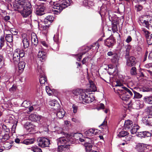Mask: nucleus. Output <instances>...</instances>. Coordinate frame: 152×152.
I'll list each match as a JSON object with an SVG mask.
<instances>
[{
    "mask_svg": "<svg viewBox=\"0 0 152 152\" xmlns=\"http://www.w3.org/2000/svg\"><path fill=\"white\" fill-rule=\"evenodd\" d=\"M50 5L53 6L52 11L55 14H59L65 8L72 4V0H50Z\"/></svg>",
    "mask_w": 152,
    "mask_h": 152,
    "instance_id": "1",
    "label": "nucleus"
},
{
    "mask_svg": "<svg viewBox=\"0 0 152 152\" xmlns=\"http://www.w3.org/2000/svg\"><path fill=\"white\" fill-rule=\"evenodd\" d=\"M60 133L65 137H61L56 140L58 145V150L59 152H67L66 151L69 148L70 145L68 143L69 140L68 138L70 136L68 134L61 132Z\"/></svg>",
    "mask_w": 152,
    "mask_h": 152,
    "instance_id": "2",
    "label": "nucleus"
},
{
    "mask_svg": "<svg viewBox=\"0 0 152 152\" xmlns=\"http://www.w3.org/2000/svg\"><path fill=\"white\" fill-rule=\"evenodd\" d=\"M73 94L79 97L80 102L83 103H89L94 100V97L93 95L86 94L82 89L77 88L73 91Z\"/></svg>",
    "mask_w": 152,
    "mask_h": 152,
    "instance_id": "3",
    "label": "nucleus"
},
{
    "mask_svg": "<svg viewBox=\"0 0 152 152\" xmlns=\"http://www.w3.org/2000/svg\"><path fill=\"white\" fill-rule=\"evenodd\" d=\"M138 22L140 25L147 28H152V16H151L145 15L142 18H140Z\"/></svg>",
    "mask_w": 152,
    "mask_h": 152,
    "instance_id": "4",
    "label": "nucleus"
},
{
    "mask_svg": "<svg viewBox=\"0 0 152 152\" xmlns=\"http://www.w3.org/2000/svg\"><path fill=\"white\" fill-rule=\"evenodd\" d=\"M123 85L119 81H117L116 82V84H114V86L115 87H119L120 88H115L114 89L115 91V90L120 91L121 92L123 93H125L126 94H128L129 97L130 98L131 96L133 95L132 92L125 87H122Z\"/></svg>",
    "mask_w": 152,
    "mask_h": 152,
    "instance_id": "5",
    "label": "nucleus"
},
{
    "mask_svg": "<svg viewBox=\"0 0 152 152\" xmlns=\"http://www.w3.org/2000/svg\"><path fill=\"white\" fill-rule=\"evenodd\" d=\"M38 145L41 148L48 147H49L50 144V141L48 139L42 137L38 139Z\"/></svg>",
    "mask_w": 152,
    "mask_h": 152,
    "instance_id": "6",
    "label": "nucleus"
},
{
    "mask_svg": "<svg viewBox=\"0 0 152 152\" xmlns=\"http://www.w3.org/2000/svg\"><path fill=\"white\" fill-rule=\"evenodd\" d=\"M125 58L126 60V65L127 66L132 67L135 65L137 61L134 57L128 56Z\"/></svg>",
    "mask_w": 152,
    "mask_h": 152,
    "instance_id": "7",
    "label": "nucleus"
},
{
    "mask_svg": "<svg viewBox=\"0 0 152 152\" xmlns=\"http://www.w3.org/2000/svg\"><path fill=\"white\" fill-rule=\"evenodd\" d=\"M18 50L16 49L13 53V57L12 59L11 60V62L13 63L14 64H17L20 60V58L18 55Z\"/></svg>",
    "mask_w": 152,
    "mask_h": 152,
    "instance_id": "8",
    "label": "nucleus"
},
{
    "mask_svg": "<svg viewBox=\"0 0 152 152\" xmlns=\"http://www.w3.org/2000/svg\"><path fill=\"white\" fill-rule=\"evenodd\" d=\"M18 70H16L15 73L17 75H19L23 72L26 65L25 63L23 61H21L18 63Z\"/></svg>",
    "mask_w": 152,
    "mask_h": 152,
    "instance_id": "9",
    "label": "nucleus"
},
{
    "mask_svg": "<svg viewBox=\"0 0 152 152\" xmlns=\"http://www.w3.org/2000/svg\"><path fill=\"white\" fill-rule=\"evenodd\" d=\"M115 41L114 38L109 37L104 41V45L109 48H112Z\"/></svg>",
    "mask_w": 152,
    "mask_h": 152,
    "instance_id": "10",
    "label": "nucleus"
},
{
    "mask_svg": "<svg viewBox=\"0 0 152 152\" xmlns=\"http://www.w3.org/2000/svg\"><path fill=\"white\" fill-rule=\"evenodd\" d=\"M49 104L51 107L52 108L55 110H58L60 107V104L58 101L55 100L50 101Z\"/></svg>",
    "mask_w": 152,
    "mask_h": 152,
    "instance_id": "11",
    "label": "nucleus"
},
{
    "mask_svg": "<svg viewBox=\"0 0 152 152\" xmlns=\"http://www.w3.org/2000/svg\"><path fill=\"white\" fill-rule=\"evenodd\" d=\"M142 121L145 125L152 126V115L147 116L142 118Z\"/></svg>",
    "mask_w": 152,
    "mask_h": 152,
    "instance_id": "12",
    "label": "nucleus"
},
{
    "mask_svg": "<svg viewBox=\"0 0 152 152\" xmlns=\"http://www.w3.org/2000/svg\"><path fill=\"white\" fill-rule=\"evenodd\" d=\"M97 129L94 128L90 129L85 132V134L87 136H91L96 135L98 133Z\"/></svg>",
    "mask_w": 152,
    "mask_h": 152,
    "instance_id": "13",
    "label": "nucleus"
},
{
    "mask_svg": "<svg viewBox=\"0 0 152 152\" xmlns=\"http://www.w3.org/2000/svg\"><path fill=\"white\" fill-rule=\"evenodd\" d=\"M137 135L140 137H148L150 136L152 137V131L149 132L148 131H145L138 132Z\"/></svg>",
    "mask_w": 152,
    "mask_h": 152,
    "instance_id": "14",
    "label": "nucleus"
},
{
    "mask_svg": "<svg viewBox=\"0 0 152 152\" xmlns=\"http://www.w3.org/2000/svg\"><path fill=\"white\" fill-rule=\"evenodd\" d=\"M26 34H24L22 36V43L24 48H27L29 45V40L28 38L26 37Z\"/></svg>",
    "mask_w": 152,
    "mask_h": 152,
    "instance_id": "15",
    "label": "nucleus"
},
{
    "mask_svg": "<svg viewBox=\"0 0 152 152\" xmlns=\"http://www.w3.org/2000/svg\"><path fill=\"white\" fill-rule=\"evenodd\" d=\"M131 48V46L128 44L122 47L125 57L129 56V53Z\"/></svg>",
    "mask_w": 152,
    "mask_h": 152,
    "instance_id": "16",
    "label": "nucleus"
},
{
    "mask_svg": "<svg viewBox=\"0 0 152 152\" xmlns=\"http://www.w3.org/2000/svg\"><path fill=\"white\" fill-rule=\"evenodd\" d=\"M24 127L28 132H33L35 126L31 123L27 121L24 125Z\"/></svg>",
    "mask_w": 152,
    "mask_h": 152,
    "instance_id": "17",
    "label": "nucleus"
},
{
    "mask_svg": "<svg viewBox=\"0 0 152 152\" xmlns=\"http://www.w3.org/2000/svg\"><path fill=\"white\" fill-rule=\"evenodd\" d=\"M17 122L16 120L13 119V118L10 117V126H12L11 128L12 134L15 133V130L17 126Z\"/></svg>",
    "mask_w": 152,
    "mask_h": 152,
    "instance_id": "18",
    "label": "nucleus"
},
{
    "mask_svg": "<svg viewBox=\"0 0 152 152\" xmlns=\"http://www.w3.org/2000/svg\"><path fill=\"white\" fill-rule=\"evenodd\" d=\"M116 91L119 94L120 98L122 100L126 101L128 100L130 98L128 94H126L125 93H122L120 91Z\"/></svg>",
    "mask_w": 152,
    "mask_h": 152,
    "instance_id": "19",
    "label": "nucleus"
},
{
    "mask_svg": "<svg viewBox=\"0 0 152 152\" xmlns=\"http://www.w3.org/2000/svg\"><path fill=\"white\" fill-rule=\"evenodd\" d=\"M38 56L40 61H43L45 60L46 58V53L43 51H39Z\"/></svg>",
    "mask_w": 152,
    "mask_h": 152,
    "instance_id": "20",
    "label": "nucleus"
},
{
    "mask_svg": "<svg viewBox=\"0 0 152 152\" xmlns=\"http://www.w3.org/2000/svg\"><path fill=\"white\" fill-rule=\"evenodd\" d=\"M54 17L52 15H49L47 16L44 19V22L45 24H50L53 21Z\"/></svg>",
    "mask_w": 152,
    "mask_h": 152,
    "instance_id": "21",
    "label": "nucleus"
},
{
    "mask_svg": "<svg viewBox=\"0 0 152 152\" xmlns=\"http://www.w3.org/2000/svg\"><path fill=\"white\" fill-rule=\"evenodd\" d=\"M58 33H56V34L54 35L53 38L54 41L56 43L54 45L57 47L56 48H54V49H53L55 51H58L59 50V47L58 44Z\"/></svg>",
    "mask_w": 152,
    "mask_h": 152,
    "instance_id": "22",
    "label": "nucleus"
},
{
    "mask_svg": "<svg viewBox=\"0 0 152 152\" xmlns=\"http://www.w3.org/2000/svg\"><path fill=\"white\" fill-rule=\"evenodd\" d=\"M137 91L142 92H149L152 91V88L149 86H145L137 88Z\"/></svg>",
    "mask_w": 152,
    "mask_h": 152,
    "instance_id": "23",
    "label": "nucleus"
},
{
    "mask_svg": "<svg viewBox=\"0 0 152 152\" xmlns=\"http://www.w3.org/2000/svg\"><path fill=\"white\" fill-rule=\"evenodd\" d=\"M56 110L57 111L56 115L57 117L60 119L63 118L64 117L65 113L64 110L63 109H59L58 110Z\"/></svg>",
    "mask_w": 152,
    "mask_h": 152,
    "instance_id": "24",
    "label": "nucleus"
},
{
    "mask_svg": "<svg viewBox=\"0 0 152 152\" xmlns=\"http://www.w3.org/2000/svg\"><path fill=\"white\" fill-rule=\"evenodd\" d=\"M133 126V122L130 120H127L125 121L124 127L126 129H130Z\"/></svg>",
    "mask_w": 152,
    "mask_h": 152,
    "instance_id": "25",
    "label": "nucleus"
},
{
    "mask_svg": "<svg viewBox=\"0 0 152 152\" xmlns=\"http://www.w3.org/2000/svg\"><path fill=\"white\" fill-rule=\"evenodd\" d=\"M107 11V10L106 7L105 5H102L100 7L99 14L102 17V16H104L106 14Z\"/></svg>",
    "mask_w": 152,
    "mask_h": 152,
    "instance_id": "26",
    "label": "nucleus"
},
{
    "mask_svg": "<svg viewBox=\"0 0 152 152\" xmlns=\"http://www.w3.org/2000/svg\"><path fill=\"white\" fill-rule=\"evenodd\" d=\"M44 11V8L43 7H41L37 9L35 13L36 15L41 16L45 14Z\"/></svg>",
    "mask_w": 152,
    "mask_h": 152,
    "instance_id": "27",
    "label": "nucleus"
},
{
    "mask_svg": "<svg viewBox=\"0 0 152 152\" xmlns=\"http://www.w3.org/2000/svg\"><path fill=\"white\" fill-rule=\"evenodd\" d=\"M143 100L146 103L152 104V96H145Z\"/></svg>",
    "mask_w": 152,
    "mask_h": 152,
    "instance_id": "28",
    "label": "nucleus"
},
{
    "mask_svg": "<svg viewBox=\"0 0 152 152\" xmlns=\"http://www.w3.org/2000/svg\"><path fill=\"white\" fill-rule=\"evenodd\" d=\"M140 127L138 125L134 124L132 128L130 130L132 134H134L136 133L137 130L139 129Z\"/></svg>",
    "mask_w": 152,
    "mask_h": 152,
    "instance_id": "29",
    "label": "nucleus"
},
{
    "mask_svg": "<svg viewBox=\"0 0 152 152\" xmlns=\"http://www.w3.org/2000/svg\"><path fill=\"white\" fill-rule=\"evenodd\" d=\"M10 36L9 34H6V36L5 37V40L6 41V43L7 45V47L6 49L5 52L7 53H8V52L9 51V49L10 48V46L9 45V43L10 42Z\"/></svg>",
    "mask_w": 152,
    "mask_h": 152,
    "instance_id": "30",
    "label": "nucleus"
},
{
    "mask_svg": "<svg viewBox=\"0 0 152 152\" xmlns=\"http://www.w3.org/2000/svg\"><path fill=\"white\" fill-rule=\"evenodd\" d=\"M140 31L142 34L145 35L146 38L149 36L150 33L145 28H141Z\"/></svg>",
    "mask_w": 152,
    "mask_h": 152,
    "instance_id": "31",
    "label": "nucleus"
},
{
    "mask_svg": "<svg viewBox=\"0 0 152 152\" xmlns=\"http://www.w3.org/2000/svg\"><path fill=\"white\" fill-rule=\"evenodd\" d=\"M132 92L134 93V98L136 99H140L142 97V94L137 92V91H135L134 90L131 89Z\"/></svg>",
    "mask_w": 152,
    "mask_h": 152,
    "instance_id": "32",
    "label": "nucleus"
},
{
    "mask_svg": "<svg viewBox=\"0 0 152 152\" xmlns=\"http://www.w3.org/2000/svg\"><path fill=\"white\" fill-rule=\"evenodd\" d=\"M87 52L86 51H83L81 53L79 54L75 55L76 56V58L77 60L79 61H80L82 58V56L85 54Z\"/></svg>",
    "mask_w": 152,
    "mask_h": 152,
    "instance_id": "33",
    "label": "nucleus"
},
{
    "mask_svg": "<svg viewBox=\"0 0 152 152\" xmlns=\"http://www.w3.org/2000/svg\"><path fill=\"white\" fill-rule=\"evenodd\" d=\"M129 133L127 131L123 130L119 132L118 136L119 137H124L126 136Z\"/></svg>",
    "mask_w": 152,
    "mask_h": 152,
    "instance_id": "34",
    "label": "nucleus"
},
{
    "mask_svg": "<svg viewBox=\"0 0 152 152\" xmlns=\"http://www.w3.org/2000/svg\"><path fill=\"white\" fill-rule=\"evenodd\" d=\"M130 74L132 75H135L137 74V69L134 66H132L130 69Z\"/></svg>",
    "mask_w": 152,
    "mask_h": 152,
    "instance_id": "35",
    "label": "nucleus"
},
{
    "mask_svg": "<svg viewBox=\"0 0 152 152\" xmlns=\"http://www.w3.org/2000/svg\"><path fill=\"white\" fill-rule=\"evenodd\" d=\"M99 47V43L96 42L95 43L93 44L90 47V49H92L93 50H97Z\"/></svg>",
    "mask_w": 152,
    "mask_h": 152,
    "instance_id": "36",
    "label": "nucleus"
},
{
    "mask_svg": "<svg viewBox=\"0 0 152 152\" xmlns=\"http://www.w3.org/2000/svg\"><path fill=\"white\" fill-rule=\"evenodd\" d=\"M39 80L41 84H45V82H47L46 77L45 75L40 76Z\"/></svg>",
    "mask_w": 152,
    "mask_h": 152,
    "instance_id": "37",
    "label": "nucleus"
},
{
    "mask_svg": "<svg viewBox=\"0 0 152 152\" xmlns=\"http://www.w3.org/2000/svg\"><path fill=\"white\" fill-rule=\"evenodd\" d=\"M34 141V138H31L26 140L23 141V143L26 145H29L33 143Z\"/></svg>",
    "mask_w": 152,
    "mask_h": 152,
    "instance_id": "38",
    "label": "nucleus"
},
{
    "mask_svg": "<svg viewBox=\"0 0 152 152\" xmlns=\"http://www.w3.org/2000/svg\"><path fill=\"white\" fill-rule=\"evenodd\" d=\"M23 106L26 108H28L31 105V103L29 101H24L22 104Z\"/></svg>",
    "mask_w": 152,
    "mask_h": 152,
    "instance_id": "39",
    "label": "nucleus"
},
{
    "mask_svg": "<svg viewBox=\"0 0 152 152\" xmlns=\"http://www.w3.org/2000/svg\"><path fill=\"white\" fill-rule=\"evenodd\" d=\"M38 72L39 73V74L40 75V76L45 75L44 70L43 68L40 66H38Z\"/></svg>",
    "mask_w": 152,
    "mask_h": 152,
    "instance_id": "40",
    "label": "nucleus"
},
{
    "mask_svg": "<svg viewBox=\"0 0 152 152\" xmlns=\"http://www.w3.org/2000/svg\"><path fill=\"white\" fill-rule=\"evenodd\" d=\"M86 149L87 151H89L91 149L92 146V145L89 143H86L85 144Z\"/></svg>",
    "mask_w": 152,
    "mask_h": 152,
    "instance_id": "41",
    "label": "nucleus"
},
{
    "mask_svg": "<svg viewBox=\"0 0 152 152\" xmlns=\"http://www.w3.org/2000/svg\"><path fill=\"white\" fill-rule=\"evenodd\" d=\"M31 150L34 152H42L41 149L37 146L32 148Z\"/></svg>",
    "mask_w": 152,
    "mask_h": 152,
    "instance_id": "42",
    "label": "nucleus"
},
{
    "mask_svg": "<svg viewBox=\"0 0 152 152\" xmlns=\"http://www.w3.org/2000/svg\"><path fill=\"white\" fill-rule=\"evenodd\" d=\"M10 32L13 35H16L18 34L17 30L14 28H11L10 29Z\"/></svg>",
    "mask_w": 152,
    "mask_h": 152,
    "instance_id": "43",
    "label": "nucleus"
},
{
    "mask_svg": "<svg viewBox=\"0 0 152 152\" xmlns=\"http://www.w3.org/2000/svg\"><path fill=\"white\" fill-rule=\"evenodd\" d=\"M135 8L137 11H140L142 10V7L141 5L138 4L136 5L135 6Z\"/></svg>",
    "mask_w": 152,
    "mask_h": 152,
    "instance_id": "44",
    "label": "nucleus"
},
{
    "mask_svg": "<svg viewBox=\"0 0 152 152\" xmlns=\"http://www.w3.org/2000/svg\"><path fill=\"white\" fill-rule=\"evenodd\" d=\"M90 88L92 89V91H95L96 90V87L95 85L94 84L93 82H92L91 83H90Z\"/></svg>",
    "mask_w": 152,
    "mask_h": 152,
    "instance_id": "45",
    "label": "nucleus"
},
{
    "mask_svg": "<svg viewBox=\"0 0 152 152\" xmlns=\"http://www.w3.org/2000/svg\"><path fill=\"white\" fill-rule=\"evenodd\" d=\"M4 107H6V108H8L9 107L10 103L9 102V100H7V98H6L4 99Z\"/></svg>",
    "mask_w": 152,
    "mask_h": 152,
    "instance_id": "46",
    "label": "nucleus"
},
{
    "mask_svg": "<svg viewBox=\"0 0 152 152\" xmlns=\"http://www.w3.org/2000/svg\"><path fill=\"white\" fill-rule=\"evenodd\" d=\"M72 109L74 113H76L78 109V106L75 104H73L72 106Z\"/></svg>",
    "mask_w": 152,
    "mask_h": 152,
    "instance_id": "47",
    "label": "nucleus"
},
{
    "mask_svg": "<svg viewBox=\"0 0 152 152\" xmlns=\"http://www.w3.org/2000/svg\"><path fill=\"white\" fill-rule=\"evenodd\" d=\"M18 50V52L19 54L18 56H19V58H22L24 57L25 55L24 51L23 50L19 51V49Z\"/></svg>",
    "mask_w": 152,
    "mask_h": 152,
    "instance_id": "48",
    "label": "nucleus"
},
{
    "mask_svg": "<svg viewBox=\"0 0 152 152\" xmlns=\"http://www.w3.org/2000/svg\"><path fill=\"white\" fill-rule=\"evenodd\" d=\"M46 91L49 95L50 96L52 94V91L50 89L48 86H46Z\"/></svg>",
    "mask_w": 152,
    "mask_h": 152,
    "instance_id": "49",
    "label": "nucleus"
},
{
    "mask_svg": "<svg viewBox=\"0 0 152 152\" xmlns=\"http://www.w3.org/2000/svg\"><path fill=\"white\" fill-rule=\"evenodd\" d=\"M0 47L1 48L4 45V38L2 37H1L0 38Z\"/></svg>",
    "mask_w": 152,
    "mask_h": 152,
    "instance_id": "50",
    "label": "nucleus"
},
{
    "mask_svg": "<svg viewBox=\"0 0 152 152\" xmlns=\"http://www.w3.org/2000/svg\"><path fill=\"white\" fill-rule=\"evenodd\" d=\"M112 30L114 32H116L118 30L117 25L115 24H113L112 25Z\"/></svg>",
    "mask_w": 152,
    "mask_h": 152,
    "instance_id": "51",
    "label": "nucleus"
},
{
    "mask_svg": "<svg viewBox=\"0 0 152 152\" xmlns=\"http://www.w3.org/2000/svg\"><path fill=\"white\" fill-rule=\"evenodd\" d=\"M144 66L147 68H149L151 70L152 69V63L146 64L144 65Z\"/></svg>",
    "mask_w": 152,
    "mask_h": 152,
    "instance_id": "52",
    "label": "nucleus"
},
{
    "mask_svg": "<svg viewBox=\"0 0 152 152\" xmlns=\"http://www.w3.org/2000/svg\"><path fill=\"white\" fill-rule=\"evenodd\" d=\"M147 111L149 114L152 115V106L148 107Z\"/></svg>",
    "mask_w": 152,
    "mask_h": 152,
    "instance_id": "53",
    "label": "nucleus"
},
{
    "mask_svg": "<svg viewBox=\"0 0 152 152\" xmlns=\"http://www.w3.org/2000/svg\"><path fill=\"white\" fill-rule=\"evenodd\" d=\"M37 117V115L35 114H32L30 116V118H32L31 120L35 121V119H36V117Z\"/></svg>",
    "mask_w": 152,
    "mask_h": 152,
    "instance_id": "54",
    "label": "nucleus"
},
{
    "mask_svg": "<svg viewBox=\"0 0 152 152\" xmlns=\"http://www.w3.org/2000/svg\"><path fill=\"white\" fill-rule=\"evenodd\" d=\"M113 58L112 60V61L113 62H114L115 63H117L118 62V60L117 59L118 57L117 56L115 55L113 56Z\"/></svg>",
    "mask_w": 152,
    "mask_h": 152,
    "instance_id": "55",
    "label": "nucleus"
},
{
    "mask_svg": "<svg viewBox=\"0 0 152 152\" xmlns=\"http://www.w3.org/2000/svg\"><path fill=\"white\" fill-rule=\"evenodd\" d=\"M17 88V87L15 85H13L12 87L10 88V91L13 92L15 91L16 90Z\"/></svg>",
    "mask_w": 152,
    "mask_h": 152,
    "instance_id": "56",
    "label": "nucleus"
},
{
    "mask_svg": "<svg viewBox=\"0 0 152 152\" xmlns=\"http://www.w3.org/2000/svg\"><path fill=\"white\" fill-rule=\"evenodd\" d=\"M132 40V38L131 36H128L126 40V42L127 43H129L131 42Z\"/></svg>",
    "mask_w": 152,
    "mask_h": 152,
    "instance_id": "57",
    "label": "nucleus"
},
{
    "mask_svg": "<svg viewBox=\"0 0 152 152\" xmlns=\"http://www.w3.org/2000/svg\"><path fill=\"white\" fill-rule=\"evenodd\" d=\"M88 57H86L83 58V60H82V62L83 64H86V63L88 59Z\"/></svg>",
    "mask_w": 152,
    "mask_h": 152,
    "instance_id": "58",
    "label": "nucleus"
},
{
    "mask_svg": "<svg viewBox=\"0 0 152 152\" xmlns=\"http://www.w3.org/2000/svg\"><path fill=\"white\" fill-rule=\"evenodd\" d=\"M41 44L44 47L46 48L48 47V45L44 41H41Z\"/></svg>",
    "mask_w": 152,
    "mask_h": 152,
    "instance_id": "59",
    "label": "nucleus"
},
{
    "mask_svg": "<svg viewBox=\"0 0 152 152\" xmlns=\"http://www.w3.org/2000/svg\"><path fill=\"white\" fill-rule=\"evenodd\" d=\"M148 52L147 51H146L145 53L144 56V58L143 59V61H145L146 60V58H147V57L148 56Z\"/></svg>",
    "mask_w": 152,
    "mask_h": 152,
    "instance_id": "60",
    "label": "nucleus"
},
{
    "mask_svg": "<svg viewBox=\"0 0 152 152\" xmlns=\"http://www.w3.org/2000/svg\"><path fill=\"white\" fill-rule=\"evenodd\" d=\"M42 116L38 115H37V117H36V119H35V121H39L41 118Z\"/></svg>",
    "mask_w": 152,
    "mask_h": 152,
    "instance_id": "61",
    "label": "nucleus"
},
{
    "mask_svg": "<svg viewBox=\"0 0 152 152\" xmlns=\"http://www.w3.org/2000/svg\"><path fill=\"white\" fill-rule=\"evenodd\" d=\"M37 0H33L31 2V4L33 6H35L36 5H37Z\"/></svg>",
    "mask_w": 152,
    "mask_h": 152,
    "instance_id": "62",
    "label": "nucleus"
},
{
    "mask_svg": "<svg viewBox=\"0 0 152 152\" xmlns=\"http://www.w3.org/2000/svg\"><path fill=\"white\" fill-rule=\"evenodd\" d=\"M50 25H48H48H45V26H42L43 29V30H46L49 27V26Z\"/></svg>",
    "mask_w": 152,
    "mask_h": 152,
    "instance_id": "63",
    "label": "nucleus"
},
{
    "mask_svg": "<svg viewBox=\"0 0 152 152\" xmlns=\"http://www.w3.org/2000/svg\"><path fill=\"white\" fill-rule=\"evenodd\" d=\"M114 53L112 51H109L107 53V55L109 56H111L114 55Z\"/></svg>",
    "mask_w": 152,
    "mask_h": 152,
    "instance_id": "64",
    "label": "nucleus"
}]
</instances>
